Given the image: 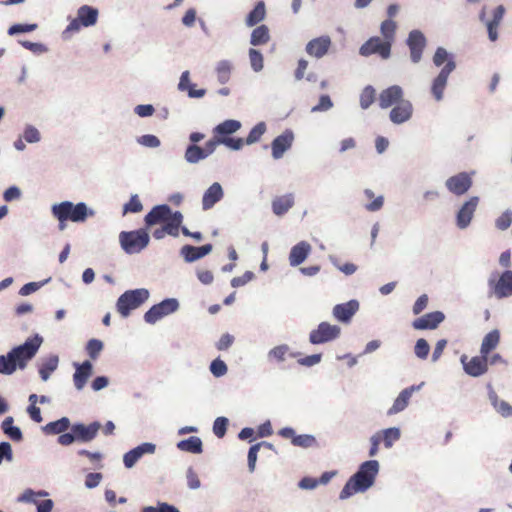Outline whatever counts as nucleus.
Listing matches in <instances>:
<instances>
[{
    "label": "nucleus",
    "instance_id": "nucleus-1",
    "mask_svg": "<svg viewBox=\"0 0 512 512\" xmlns=\"http://www.w3.org/2000/svg\"><path fill=\"white\" fill-rule=\"evenodd\" d=\"M241 128L238 120H225L214 128V138L210 140L205 148H201L195 143L202 139V135L194 133V161L203 159L212 153L218 144H223L232 150H240L244 146V139L230 137Z\"/></svg>",
    "mask_w": 512,
    "mask_h": 512
},
{
    "label": "nucleus",
    "instance_id": "nucleus-2",
    "mask_svg": "<svg viewBox=\"0 0 512 512\" xmlns=\"http://www.w3.org/2000/svg\"><path fill=\"white\" fill-rule=\"evenodd\" d=\"M42 337L36 334L24 344L14 347L6 355H0V374L11 375L17 368L24 369L36 355L42 344Z\"/></svg>",
    "mask_w": 512,
    "mask_h": 512
},
{
    "label": "nucleus",
    "instance_id": "nucleus-3",
    "mask_svg": "<svg viewBox=\"0 0 512 512\" xmlns=\"http://www.w3.org/2000/svg\"><path fill=\"white\" fill-rule=\"evenodd\" d=\"M379 470V463L376 460H369L361 464L359 470L347 481L340 498L346 499L357 492H362L371 487Z\"/></svg>",
    "mask_w": 512,
    "mask_h": 512
},
{
    "label": "nucleus",
    "instance_id": "nucleus-4",
    "mask_svg": "<svg viewBox=\"0 0 512 512\" xmlns=\"http://www.w3.org/2000/svg\"><path fill=\"white\" fill-rule=\"evenodd\" d=\"M52 214L57 220L72 222H84L88 217L94 216V211L89 209L84 202L73 204L63 201L52 206Z\"/></svg>",
    "mask_w": 512,
    "mask_h": 512
},
{
    "label": "nucleus",
    "instance_id": "nucleus-5",
    "mask_svg": "<svg viewBox=\"0 0 512 512\" xmlns=\"http://www.w3.org/2000/svg\"><path fill=\"white\" fill-rule=\"evenodd\" d=\"M148 298L149 291L145 288L128 290L118 298L116 309L123 318H126L131 311L139 308Z\"/></svg>",
    "mask_w": 512,
    "mask_h": 512
},
{
    "label": "nucleus",
    "instance_id": "nucleus-6",
    "mask_svg": "<svg viewBox=\"0 0 512 512\" xmlns=\"http://www.w3.org/2000/svg\"><path fill=\"white\" fill-rule=\"evenodd\" d=\"M122 249L128 254L139 253L149 243V235L144 229L123 231L119 235Z\"/></svg>",
    "mask_w": 512,
    "mask_h": 512
},
{
    "label": "nucleus",
    "instance_id": "nucleus-7",
    "mask_svg": "<svg viewBox=\"0 0 512 512\" xmlns=\"http://www.w3.org/2000/svg\"><path fill=\"white\" fill-rule=\"evenodd\" d=\"M98 10L89 5L81 6L77 11V17L72 19L66 27L64 34L74 33L83 27H89L96 24L98 20Z\"/></svg>",
    "mask_w": 512,
    "mask_h": 512
},
{
    "label": "nucleus",
    "instance_id": "nucleus-8",
    "mask_svg": "<svg viewBox=\"0 0 512 512\" xmlns=\"http://www.w3.org/2000/svg\"><path fill=\"white\" fill-rule=\"evenodd\" d=\"M179 303L175 298H168L162 302L153 305L144 315V320L149 324H155L163 317L175 312Z\"/></svg>",
    "mask_w": 512,
    "mask_h": 512
},
{
    "label": "nucleus",
    "instance_id": "nucleus-9",
    "mask_svg": "<svg viewBox=\"0 0 512 512\" xmlns=\"http://www.w3.org/2000/svg\"><path fill=\"white\" fill-rule=\"evenodd\" d=\"M460 362L464 372L471 377H480L486 374L489 368L488 357L482 354L473 357L463 354L460 357Z\"/></svg>",
    "mask_w": 512,
    "mask_h": 512
},
{
    "label": "nucleus",
    "instance_id": "nucleus-10",
    "mask_svg": "<svg viewBox=\"0 0 512 512\" xmlns=\"http://www.w3.org/2000/svg\"><path fill=\"white\" fill-rule=\"evenodd\" d=\"M488 285L490 296L494 295L498 299L509 297L512 295V271H504L498 280L490 278Z\"/></svg>",
    "mask_w": 512,
    "mask_h": 512
},
{
    "label": "nucleus",
    "instance_id": "nucleus-11",
    "mask_svg": "<svg viewBox=\"0 0 512 512\" xmlns=\"http://www.w3.org/2000/svg\"><path fill=\"white\" fill-rule=\"evenodd\" d=\"M341 329L337 325L321 322L318 327L310 332L309 341L312 344H322L339 337Z\"/></svg>",
    "mask_w": 512,
    "mask_h": 512
},
{
    "label": "nucleus",
    "instance_id": "nucleus-12",
    "mask_svg": "<svg viewBox=\"0 0 512 512\" xmlns=\"http://www.w3.org/2000/svg\"><path fill=\"white\" fill-rule=\"evenodd\" d=\"M359 52L362 56L367 57L372 54H378L383 59H387L391 53V43L379 37H371L360 47Z\"/></svg>",
    "mask_w": 512,
    "mask_h": 512
},
{
    "label": "nucleus",
    "instance_id": "nucleus-13",
    "mask_svg": "<svg viewBox=\"0 0 512 512\" xmlns=\"http://www.w3.org/2000/svg\"><path fill=\"white\" fill-rule=\"evenodd\" d=\"M472 175L467 172H460L449 177L445 185L447 189L454 195H464L472 186Z\"/></svg>",
    "mask_w": 512,
    "mask_h": 512
},
{
    "label": "nucleus",
    "instance_id": "nucleus-14",
    "mask_svg": "<svg viewBox=\"0 0 512 512\" xmlns=\"http://www.w3.org/2000/svg\"><path fill=\"white\" fill-rule=\"evenodd\" d=\"M426 38L420 30H412L407 38V46L410 50V58L413 63H418L426 47Z\"/></svg>",
    "mask_w": 512,
    "mask_h": 512
},
{
    "label": "nucleus",
    "instance_id": "nucleus-15",
    "mask_svg": "<svg viewBox=\"0 0 512 512\" xmlns=\"http://www.w3.org/2000/svg\"><path fill=\"white\" fill-rule=\"evenodd\" d=\"M176 212H172L171 208L166 205H158L152 208V210L145 216V222L148 226L155 224L169 223L174 219Z\"/></svg>",
    "mask_w": 512,
    "mask_h": 512
},
{
    "label": "nucleus",
    "instance_id": "nucleus-16",
    "mask_svg": "<svg viewBox=\"0 0 512 512\" xmlns=\"http://www.w3.org/2000/svg\"><path fill=\"white\" fill-rule=\"evenodd\" d=\"M456 64L454 60H449L447 64L442 68L438 76L434 79L431 91L437 101L443 98L444 89L447 84L450 73L455 69Z\"/></svg>",
    "mask_w": 512,
    "mask_h": 512
},
{
    "label": "nucleus",
    "instance_id": "nucleus-17",
    "mask_svg": "<svg viewBox=\"0 0 512 512\" xmlns=\"http://www.w3.org/2000/svg\"><path fill=\"white\" fill-rule=\"evenodd\" d=\"M479 203V198L473 196L469 198L459 209L456 216V224L460 229H464L469 226L476 208Z\"/></svg>",
    "mask_w": 512,
    "mask_h": 512
},
{
    "label": "nucleus",
    "instance_id": "nucleus-18",
    "mask_svg": "<svg viewBox=\"0 0 512 512\" xmlns=\"http://www.w3.org/2000/svg\"><path fill=\"white\" fill-rule=\"evenodd\" d=\"M403 89L398 85H392L381 91L378 98L379 106L382 109H387L389 107L395 106L403 99Z\"/></svg>",
    "mask_w": 512,
    "mask_h": 512
},
{
    "label": "nucleus",
    "instance_id": "nucleus-19",
    "mask_svg": "<svg viewBox=\"0 0 512 512\" xmlns=\"http://www.w3.org/2000/svg\"><path fill=\"white\" fill-rule=\"evenodd\" d=\"M413 115V105L409 100H402L389 113L390 121L394 124H402L411 119Z\"/></svg>",
    "mask_w": 512,
    "mask_h": 512
},
{
    "label": "nucleus",
    "instance_id": "nucleus-20",
    "mask_svg": "<svg viewBox=\"0 0 512 512\" xmlns=\"http://www.w3.org/2000/svg\"><path fill=\"white\" fill-rule=\"evenodd\" d=\"M445 319L441 311L427 313L412 322V327L416 330H433L436 329Z\"/></svg>",
    "mask_w": 512,
    "mask_h": 512
},
{
    "label": "nucleus",
    "instance_id": "nucleus-21",
    "mask_svg": "<svg viewBox=\"0 0 512 512\" xmlns=\"http://www.w3.org/2000/svg\"><path fill=\"white\" fill-rule=\"evenodd\" d=\"M331 44V38L327 35H324L310 40L307 43L305 50L306 53L311 57L322 58L328 53Z\"/></svg>",
    "mask_w": 512,
    "mask_h": 512
},
{
    "label": "nucleus",
    "instance_id": "nucleus-22",
    "mask_svg": "<svg viewBox=\"0 0 512 512\" xmlns=\"http://www.w3.org/2000/svg\"><path fill=\"white\" fill-rule=\"evenodd\" d=\"M100 428V423L95 421L87 426L84 424H74L71 431L75 433L77 441L90 442L97 436Z\"/></svg>",
    "mask_w": 512,
    "mask_h": 512
},
{
    "label": "nucleus",
    "instance_id": "nucleus-23",
    "mask_svg": "<svg viewBox=\"0 0 512 512\" xmlns=\"http://www.w3.org/2000/svg\"><path fill=\"white\" fill-rule=\"evenodd\" d=\"M294 135L291 130H286L281 135L277 136L271 144L272 156L275 159H279L283 156L293 143Z\"/></svg>",
    "mask_w": 512,
    "mask_h": 512
},
{
    "label": "nucleus",
    "instance_id": "nucleus-24",
    "mask_svg": "<svg viewBox=\"0 0 512 512\" xmlns=\"http://www.w3.org/2000/svg\"><path fill=\"white\" fill-rule=\"evenodd\" d=\"M359 309L357 300H350L346 303L337 304L333 308V316L341 322L348 323Z\"/></svg>",
    "mask_w": 512,
    "mask_h": 512
},
{
    "label": "nucleus",
    "instance_id": "nucleus-25",
    "mask_svg": "<svg viewBox=\"0 0 512 512\" xmlns=\"http://www.w3.org/2000/svg\"><path fill=\"white\" fill-rule=\"evenodd\" d=\"M224 196V191L220 183L214 182L203 194L202 208L203 210L211 209Z\"/></svg>",
    "mask_w": 512,
    "mask_h": 512
},
{
    "label": "nucleus",
    "instance_id": "nucleus-26",
    "mask_svg": "<svg viewBox=\"0 0 512 512\" xmlns=\"http://www.w3.org/2000/svg\"><path fill=\"white\" fill-rule=\"evenodd\" d=\"M182 220V214L176 211V215L171 222L166 223L165 225H162V227L153 231V237L156 239H162L166 234L171 236H178Z\"/></svg>",
    "mask_w": 512,
    "mask_h": 512
},
{
    "label": "nucleus",
    "instance_id": "nucleus-27",
    "mask_svg": "<svg viewBox=\"0 0 512 512\" xmlns=\"http://www.w3.org/2000/svg\"><path fill=\"white\" fill-rule=\"evenodd\" d=\"M155 445L151 443H144L136 448L127 452L123 457L125 467L131 468L145 453H153Z\"/></svg>",
    "mask_w": 512,
    "mask_h": 512
},
{
    "label": "nucleus",
    "instance_id": "nucleus-28",
    "mask_svg": "<svg viewBox=\"0 0 512 512\" xmlns=\"http://www.w3.org/2000/svg\"><path fill=\"white\" fill-rule=\"evenodd\" d=\"M311 252V245L306 241H301L292 247L289 254V262L291 266H298L305 261Z\"/></svg>",
    "mask_w": 512,
    "mask_h": 512
},
{
    "label": "nucleus",
    "instance_id": "nucleus-29",
    "mask_svg": "<svg viewBox=\"0 0 512 512\" xmlns=\"http://www.w3.org/2000/svg\"><path fill=\"white\" fill-rule=\"evenodd\" d=\"M419 388L420 386H410L402 390L398 397L395 399L391 408L388 410L387 414L394 415L403 411L408 406L409 400L413 392Z\"/></svg>",
    "mask_w": 512,
    "mask_h": 512
},
{
    "label": "nucleus",
    "instance_id": "nucleus-30",
    "mask_svg": "<svg viewBox=\"0 0 512 512\" xmlns=\"http://www.w3.org/2000/svg\"><path fill=\"white\" fill-rule=\"evenodd\" d=\"M91 374L92 364L89 361H85L81 365L77 366L73 376L75 387L78 390H82Z\"/></svg>",
    "mask_w": 512,
    "mask_h": 512
},
{
    "label": "nucleus",
    "instance_id": "nucleus-31",
    "mask_svg": "<svg viewBox=\"0 0 512 512\" xmlns=\"http://www.w3.org/2000/svg\"><path fill=\"white\" fill-rule=\"evenodd\" d=\"M500 343V332L494 329L487 333L481 343L480 354L489 356V354L499 345Z\"/></svg>",
    "mask_w": 512,
    "mask_h": 512
},
{
    "label": "nucleus",
    "instance_id": "nucleus-32",
    "mask_svg": "<svg viewBox=\"0 0 512 512\" xmlns=\"http://www.w3.org/2000/svg\"><path fill=\"white\" fill-rule=\"evenodd\" d=\"M299 353L290 352V348L286 344L278 345L268 352V360L270 362H283L287 357L296 358Z\"/></svg>",
    "mask_w": 512,
    "mask_h": 512
},
{
    "label": "nucleus",
    "instance_id": "nucleus-33",
    "mask_svg": "<svg viewBox=\"0 0 512 512\" xmlns=\"http://www.w3.org/2000/svg\"><path fill=\"white\" fill-rule=\"evenodd\" d=\"M294 205L292 194L276 197L272 202L273 213L277 216L284 215Z\"/></svg>",
    "mask_w": 512,
    "mask_h": 512
},
{
    "label": "nucleus",
    "instance_id": "nucleus-34",
    "mask_svg": "<svg viewBox=\"0 0 512 512\" xmlns=\"http://www.w3.org/2000/svg\"><path fill=\"white\" fill-rule=\"evenodd\" d=\"M58 362V356L52 355L41 363L39 367V374L43 381H47L50 375L57 369Z\"/></svg>",
    "mask_w": 512,
    "mask_h": 512
},
{
    "label": "nucleus",
    "instance_id": "nucleus-35",
    "mask_svg": "<svg viewBox=\"0 0 512 512\" xmlns=\"http://www.w3.org/2000/svg\"><path fill=\"white\" fill-rule=\"evenodd\" d=\"M489 398L493 407L499 414H501L503 417L512 416V406L506 401L500 400L496 392L491 391L489 393Z\"/></svg>",
    "mask_w": 512,
    "mask_h": 512
},
{
    "label": "nucleus",
    "instance_id": "nucleus-36",
    "mask_svg": "<svg viewBox=\"0 0 512 512\" xmlns=\"http://www.w3.org/2000/svg\"><path fill=\"white\" fill-rule=\"evenodd\" d=\"M269 40L270 34L266 25L256 27L251 33L250 43L254 46L266 44Z\"/></svg>",
    "mask_w": 512,
    "mask_h": 512
},
{
    "label": "nucleus",
    "instance_id": "nucleus-37",
    "mask_svg": "<svg viewBox=\"0 0 512 512\" xmlns=\"http://www.w3.org/2000/svg\"><path fill=\"white\" fill-rule=\"evenodd\" d=\"M232 64L228 60H221L216 66L217 80L221 84H226L231 78Z\"/></svg>",
    "mask_w": 512,
    "mask_h": 512
},
{
    "label": "nucleus",
    "instance_id": "nucleus-38",
    "mask_svg": "<svg viewBox=\"0 0 512 512\" xmlns=\"http://www.w3.org/2000/svg\"><path fill=\"white\" fill-rule=\"evenodd\" d=\"M266 15L265 4L263 1L258 2L254 9L248 14L246 18L247 26H254L261 22Z\"/></svg>",
    "mask_w": 512,
    "mask_h": 512
},
{
    "label": "nucleus",
    "instance_id": "nucleus-39",
    "mask_svg": "<svg viewBox=\"0 0 512 512\" xmlns=\"http://www.w3.org/2000/svg\"><path fill=\"white\" fill-rule=\"evenodd\" d=\"M266 447L268 449H272L273 445L268 442H260L255 445H252L248 451V468L250 472H253L255 470L256 461H257V454L261 447Z\"/></svg>",
    "mask_w": 512,
    "mask_h": 512
},
{
    "label": "nucleus",
    "instance_id": "nucleus-40",
    "mask_svg": "<svg viewBox=\"0 0 512 512\" xmlns=\"http://www.w3.org/2000/svg\"><path fill=\"white\" fill-rule=\"evenodd\" d=\"M379 433L381 434V442L384 443L386 448H391L400 438V430L395 427L384 429Z\"/></svg>",
    "mask_w": 512,
    "mask_h": 512
},
{
    "label": "nucleus",
    "instance_id": "nucleus-41",
    "mask_svg": "<svg viewBox=\"0 0 512 512\" xmlns=\"http://www.w3.org/2000/svg\"><path fill=\"white\" fill-rule=\"evenodd\" d=\"M2 429L12 440L19 441L22 439V432L18 427L13 426L12 417L9 416L2 422Z\"/></svg>",
    "mask_w": 512,
    "mask_h": 512
},
{
    "label": "nucleus",
    "instance_id": "nucleus-42",
    "mask_svg": "<svg viewBox=\"0 0 512 512\" xmlns=\"http://www.w3.org/2000/svg\"><path fill=\"white\" fill-rule=\"evenodd\" d=\"M70 426V421L68 418L63 417L57 421L50 422L46 425L45 430L51 434H62L65 432Z\"/></svg>",
    "mask_w": 512,
    "mask_h": 512
},
{
    "label": "nucleus",
    "instance_id": "nucleus-43",
    "mask_svg": "<svg viewBox=\"0 0 512 512\" xmlns=\"http://www.w3.org/2000/svg\"><path fill=\"white\" fill-rule=\"evenodd\" d=\"M376 91L371 86H366L360 94V106L362 109L369 108L375 101Z\"/></svg>",
    "mask_w": 512,
    "mask_h": 512
},
{
    "label": "nucleus",
    "instance_id": "nucleus-44",
    "mask_svg": "<svg viewBox=\"0 0 512 512\" xmlns=\"http://www.w3.org/2000/svg\"><path fill=\"white\" fill-rule=\"evenodd\" d=\"M266 131V125L264 122H260L258 123L257 125H255L249 132L246 140H244V144H253L257 141L260 140V138L262 137V135L265 133Z\"/></svg>",
    "mask_w": 512,
    "mask_h": 512
},
{
    "label": "nucleus",
    "instance_id": "nucleus-45",
    "mask_svg": "<svg viewBox=\"0 0 512 512\" xmlns=\"http://www.w3.org/2000/svg\"><path fill=\"white\" fill-rule=\"evenodd\" d=\"M380 30L384 37V41H389L392 44L396 32L395 21L391 19L383 21Z\"/></svg>",
    "mask_w": 512,
    "mask_h": 512
},
{
    "label": "nucleus",
    "instance_id": "nucleus-46",
    "mask_svg": "<svg viewBox=\"0 0 512 512\" xmlns=\"http://www.w3.org/2000/svg\"><path fill=\"white\" fill-rule=\"evenodd\" d=\"M48 493L45 492V491H38V492H34L33 490L31 489H27L24 491V493L18 498V501L20 502H29V503H33L35 504L36 506H38V503L40 502L38 500L39 497H42V496H47Z\"/></svg>",
    "mask_w": 512,
    "mask_h": 512
},
{
    "label": "nucleus",
    "instance_id": "nucleus-47",
    "mask_svg": "<svg viewBox=\"0 0 512 512\" xmlns=\"http://www.w3.org/2000/svg\"><path fill=\"white\" fill-rule=\"evenodd\" d=\"M103 350V343L98 339H91L86 345V351L91 359L95 360Z\"/></svg>",
    "mask_w": 512,
    "mask_h": 512
},
{
    "label": "nucleus",
    "instance_id": "nucleus-48",
    "mask_svg": "<svg viewBox=\"0 0 512 512\" xmlns=\"http://www.w3.org/2000/svg\"><path fill=\"white\" fill-rule=\"evenodd\" d=\"M228 419L226 417H217L213 423V433L218 438H223L228 427Z\"/></svg>",
    "mask_w": 512,
    "mask_h": 512
},
{
    "label": "nucleus",
    "instance_id": "nucleus-49",
    "mask_svg": "<svg viewBox=\"0 0 512 512\" xmlns=\"http://www.w3.org/2000/svg\"><path fill=\"white\" fill-rule=\"evenodd\" d=\"M143 209V205L138 197V195L131 196L128 203L124 205L123 214L127 213H139Z\"/></svg>",
    "mask_w": 512,
    "mask_h": 512
},
{
    "label": "nucleus",
    "instance_id": "nucleus-50",
    "mask_svg": "<svg viewBox=\"0 0 512 512\" xmlns=\"http://www.w3.org/2000/svg\"><path fill=\"white\" fill-rule=\"evenodd\" d=\"M249 59L251 67L255 72L263 69V56L258 50L251 48L249 50Z\"/></svg>",
    "mask_w": 512,
    "mask_h": 512
},
{
    "label": "nucleus",
    "instance_id": "nucleus-51",
    "mask_svg": "<svg viewBox=\"0 0 512 512\" xmlns=\"http://www.w3.org/2000/svg\"><path fill=\"white\" fill-rule=\"evenodd\" d=\"M316 443V439L312 435L308 434H302V435H296L293 437L292 444L294 446L302 447V448H308L313 446Z\"/></svg>",
    "mask_w": 512,
    "mask_h": 512
},
{
    "label": "nucleus",
    "instance_id": "nucleus-52",
    "mask_svg": "<svg viewBox=\"0 0 512 512\" xmlns=\"http://www.w3.org/2000/svg\"><path fill=\"white\" fill-rule=\"evenodd\" d=\"M178 90L186 92L189 97H192V83L190 82V72L184 71L178 83Z\"/></svg>",
    "mask_w": 512,
    "mask_h": 512
},
{
    "label": "nucleus",
    "instance_id": "nucleus-53",
    "mask_svg": "<svg viewBox=\"0 0 512 512\" xmlns=\"http://www.w3.org/2000/svg\"><path fill=\"white\" fill-rule=\"evenodd\" d=\"M227 370V365L219 358L213 360L210 365V371L215 377L224 376L227 373Z\"/></svg>",
    "mask_w": 512,
    "mask_h": 512
},
{
    "label": "nucleus",
    "instance_id": "nucleus-54",
    "mask_svg": "<svg viewBox=\"0 0 512 512\" xmlns=\"http://www.w3.org/2000/svg\"><path fill=\"white\" fill-rule=\"evenodd\" d=\"M142 512H180L176 507L167 503H157L156 506H147L142 509Z\"/></svg>",
    "mask_w": 512,
    "mask_h": 512
},
{
    "label": "nucleus",
    "instance_id": "nucleus-55",
    "mask_svg": "<svg viewBox=\"0 0 512 512\" xmlns=\"http://www.w3.org/2000/svg\"><path fill=\"white\" fill-rule=\"evenodd\" d=\"M449 60H453L450 55L448 54V52L446 51V49H444L443 47H438L434 56H433V63L439 67L441 65H443L444 63H448Z\"/></svg>",
    "mask_w": 512,
    "mask_h": 512
},
{
    "label": "nucleus",
    "instance_id": "nucleus-56",
    "mask_svg": "<svg viewBox=\"0 0 512 512\" xmlns=\"http://www.w3.org/2000/svg\"><path fill=\"white\" fill-rule=\"evenodd\" d=\"M37 24H14L8 29L9 35H15L18 33H27L36 30Z\"/></svg>",
    "mask_w": 512,
    "mask_h": 512
},
{
    "label": "nucleus",
    "instance_id": "nucleus-57",
    "mask_svg": "<svg viewBox=\"0 0 512 512\" xmlns=\"http://www.w3.org/2000/svg\"><path fill=\"white\" fill-rule=\"evenodd\" d=\"M414 350L417 357L426 359L429 354L430 347L428 342L421 338L417 340Z\"/></svg>",
    "mask_w": 512,
    "mask_h": 512
},
{
    "label": "nucleus",
    "instance_id": "nucleus-58",
    "mask_svg": "<svg viewBox=\"0 0 512 512\" xmlns=\"http://www.w3.org/2000/svg\"><path fill=\"white\" fill-rule=\"evenodd\" d=\"M512 223V213L509 211L504 212L501 216L496 220V227L500 230H506L510 227Z\"/></svg>",
    "mask_w": 512,
    "mask_h": 512
},
{
    "label": "nucleus",
    "instance_id": "nucleus-59",
    "mask_svg": "<svg viewBox=\"0 0 512 512\" xmlns=\"http://www.w3.org/2000/svg\"><path fill=\"white\" fill-rule=\"evenodd\" d=\"M138 143L146 147L155 148L160 145V140L154 135L146 134L138 138Z\"/></svg>",
    "mask_w": 512,
    "mask_h": 512
},
{
    "label": "nucleus",
    "instance_id": "nucleus-60",
    "mask_svg": "<svg viewBox=\"0 0 512 512\" xmlns=\"http://www.w3.org/2000/svg\"><path fill=\"white\" fill-rule=\"evenodd\" d=\"M254 277V274L253 272L251 271H246L242 276H239V277H234L232 280H231V285L233 287H240V286H243L245 285L246 283H248L249 281H251Z\"/></svg>",
    "mask_w": 512,
    "mask_h": 512
},
{
    "label": "nucleus",
    "instance_id": "nucleus-61",
    "mask_svg": "<svg viewBox=\"0 0 512 512\" xmlns=\"http://www.w3.org/2000/svg\"><path fill=\"white\" fill-rule=\"evenodd\" d=\"M333 103L328 95H322L319 103L312 108L313 112L326 111L332 107Z\"/></svg>",
    "mask_w": 512,
    "mask_h": 512
},
{
    "label": "nucleus",
    "instance_id": "nucleus-62",
    "mask_svg": "<svg viewBox=\"0 0 512 512\" xmlns=\"http://www.w3.org/2000/svg\"><path fill=\"white\" fill-rule=\"evenodd\" d=\"M24 138L29 143L38 142L40 140V133L35 127L28 126L24 131Z\"/></svg>",
    "mask_w": 512,
    "mask_h": 512
},
{
    "label": "nucleus",
    "instance_id": "nucleus-63",
    "mask_svg": "<svg viewBox=\"0 0 512 512\" xmlns=\"http://www.w3.org/2000/svg\"><path fill=\"white\" fill-rule=\"evenodd\" d=\"M234 342V337L228 333L223 334L219 341L216 344L218 350H226L228 349Z\"/></svg>",
    "mask_w": 512,
    "mask_h": 512
},
{
    "label": "nucleus",
    "instance_id": "nucleus-64",
    "mask_svg": "<svg viewBox=\"0 0 512 512\" xmlns=\"http://www.w3.org/2000/svg\"><path fill=\"white\" fill-rule=\"evenodd\" d=\"M428 305V296L426 294L421 295L413 305V313L415 315L420 314Z\"/></svg>",
    "mask_w": 512,
    "mask_h": 512
}]
</instances>
